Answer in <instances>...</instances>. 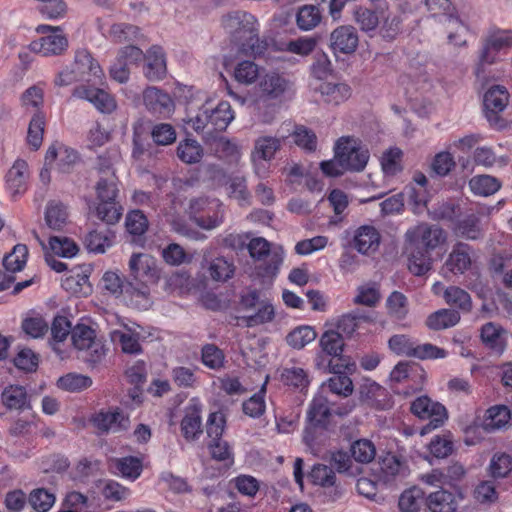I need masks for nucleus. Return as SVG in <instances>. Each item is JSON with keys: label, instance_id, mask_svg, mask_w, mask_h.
<instances>
[{"label": "nucleus", "instance_id": "1", "mask_svg": "<svg viewBox=\"0 0 512 512\" xmlns=\"http://www.w3.org/2000/svg\"><path fill=\"white\" fill-rule=\"evenodd\" d=\"M224 29L239 42L240 50L246 55L260 56L267 43L259 39L256 18L245 11H234L222 18Z\"/></svg>", "mask_w": 512, "mask_h": 512}, {"label": "nucleus", "instance_id": "2", "mask_svg": "<svg viewBox=\"0 0 512 512\" xmlns=\"http://www.w3.org/2000/svg\"><path fill=\"white\" fill-rule=\"evenodd\" d=\"M129 279L134 283L136 298H146L148 285L159 278L156 259L147 253H133L129 259Z\"/></svg>", "mask_w": 512, "mask_h": 512}, {"label": "nucleus", "instance_id": "3", "mask_svg": "<svg viewBox=\"0 0 512 512\" xmlns=\"http://www.w3.org/2000/svg\"><path fill=\"white\" fill-rule=\"evenodd\" d=\"M425 4L433 17H439V21L446 25L450 42L461 45L465 40L461 38L467 30L464 23L456 14V9L450 0H425Z\"/></svg>", "mask_w": 512, "mask_h": 512}, {"label": "nucleus", "instance_id": "4", "mask_svg": "<svg viewBox=\"0 0 512 512\" xmlns=\"http://www.w3.org/2000/svg\"><path fill=\"white\" fill-rule=\"evenodd\" d=\"M36 30L45 35L29 44L30 51L49 57L59 56L67 50L69 42L61 27L39 25Z\"/></svg>", "mask_w": 512, "mask_h": 512}, {"label": "nucleus", "instance_id": "5", "mask_svg": "<svg viewBox=\"0 0 512 512\" xmlns=\"http://www.w3.org/2000/svg\"><path fill=\"white\" fill-rule=\"evenodd\" d=\"M258 90L263 99L282 101L294 94L295 85L286 73L269 70L264 71L260 76Z\"/></svg>", "mask_w": 512, "mask_h": 512}, {"label": "nucleus", "instance_id": "6", "mask_svg": "<svg viewBox=\"0 0 512 512\" xmlns=\"http://www.w3.org/2000/svg\"><path fill=\"white\" fill-rule=\"evenodd\" d=\"M370 158L368 148L351 137H342L336 143V159L347 171L361 172Z\"/></svg>", "mask_w": 512, "mask_h": 512}, {"label": "nucleus", "instance_id": "7", "mask_svg": "<svg viewBox=\"0 0 512 512\" xmlns=\"http://www.w3.org/2000/svg\"><path fill=\"white\" fill-rule=\"evenodd\" d=\"M351 410L352 407L336 406L326 394L318 392L309 405L307 419L312 427L326 428L334 414L344 416Z\"/></svg>", "mask_w": 512, "mask_h": 512}, {"label": "nucleus", "instance_id": "8", "mask_svg": "<svg viewBox=\"0 0 512 512\" xmlns=\"http://www.w3.org/2000/svg\"><path fill=\"white\" fill-rule=\"evenodd\" d=\"M406 241L411 248L431 251L445 243L446 232L438 225L420 223L407 230Z\"/></svg>", "mask_w": 512, "mask_h": 512}, {"label": "nucleus", "instance_id": "9", "mask_svg": "<svg viewBox=\"0 0 512 512\" xmlns=\"http://www.w3.org/2000/svg\"><path fill=\"white\" fill-rule=\"evenodd\" d=\"M74 347L87 352V361L98 363L105 356L104 345L96 339L95 331L87 325H77L71 331Z\"/></svg>", "mask_w": 512, "mask_h": 512}, {"label": "nucleus", "instance_id": "10", "mask_svg": "<svg viewBox=\"0 0 512 512\" xmlns=\"http://www.w3.org/2000/svg\"><path fill=\"white\" fill-rule=\"evenodd\" d=\"M412 414L422 420H429L425 429L433 430L443 425L447 419L446 408L439 402H434L428 396L416 398L410 406Z\"/></svg>", "mask_w": 512, "mask_h": 512}, {"label": "nucleus", "instance_id": "11", "mask_svg": "<svg viewBox=\"0 0 512 512\" xmlns=\"http://www.w3.org/2000/svg\"><path fill=\"white\" fill-rule=\"evenodd\" d=\"M143 102L150 113L161 117H168L174 112L175 105L171 96L154 86L143 91Z\"/></svg>", "mask_w": 512, "mask_h": 512}, {"label": "nucleus", "instance_id": "12", "mask_svg": "<svg viewBox=\"0 0 512 512\" xmlns=\"http://www.w3.org/2000/svg\"><path fill=\"white\" fill-rule=\"evenodd\" d=\"M73 97L84 99L92 103L102 113H112L117 105L115 99L106 91L89 86H78L73 90Z\"/></svg>", "mask_w": 512, "mask_h": 512}, {"label": "nucleus", "instance_id": "13", "mask_svg": "<svg viewBox=\"0 0 512 512\" xmlns=\"http://www.w3.org/2000/svg\"><path fill=\"white\" fill-rule=\"evenodd\" d=\"M72 65L82 81L98 83L103 77L99 63L85 49L76 51Z\"/></svg>", "mask_w": 512, "mask_h": 512}, {"label": "nucleus", "instance_id": "14", "mask_svg": "<svg viewBox=\"0 0 512 512\" xmlns=\"http://www.w3.org/2000/svg\"><path fill=\"white\" fill-rule=\"evenodd\" d=\"M202 406L192 399L185 409V415L181 421V432L187 441H193L202 434Z\"/></svg>", "mask_w": 512, "mask_h": 512}, {"label": "nucleus", "instance_id": "15", "mask_svg": "<svg viewBox=\"0 0 512 512\" xmlns=\"http://www.w3.org/2000/svg\"><path fill=\"white\" fill-rule=\"evenodd\" d=\"M358 34L350 25L339 26L330 35V47L334 53L351 54L358 47Z\"/></svg>", "mask_w": 512, "mask_h": 512}, {"label": "nucleus", "instance_id": "16", "mask_svg": "<svg viewBox=\"0 0 512 512\" xmlns=\"http://www.w3.org/2000/svg\"><path fill=\"white\" fill-rule=\"evenodd\" d=\"M509 100V93L502 85H495L488 89L484 95V108L486 117L490 123H496L498 114L502 112Z\"/></svg>", "mask_w": 512, "mask_h": 512}, {"label": "nucleus", "instance_id": "17", "mask_svg": "<svg viewBox=\"0 0 512 512\" xmlns=\"http://www.w3.org/2000/svg\"><path fill=\"white\" fill-rule=\"evenodd\" d=\"M144 57L146 60L143 70L145 77L151 82L164 79L167 67L163 49L160 46H152Z\"/></svg>", "mask_w": 512, "mask_h": 512}, {"label": "nucleus", "instance_id": "18", "mask_svg": "<svg viewBox=\"0 0 512 512\" xmlns=\"http://www.w3.org/2000/svg\"><path fill=\"white\" fill-rule=\"evenodd\" d=\"M380 233L370 225L360 226L354 234L353 246L361 254L374 253L380 245Z\"/></svg>", "mask_w": 512, "mask_h": 512}, {"label": "nucleus", "instance_id": "19", "mask_svg": "<svg viewBox=\"0 0 512 512\" xmlns=\"http://www.w3.org/2000/svg\"><path fill=\"white\" fill-rule=\"evenodd\" d=\"M329 366L332 369L333 376L328 379L327 382L323 383L319 392L326 394L331 392L332 394L348 397L353 392V383L350 377L342 373L341 368L338 364Z\"/></svg>", "mask_w": 512, "mask_h": 512}, {"label": "nucleus", "instance_id": "20", "mask_svg": "<svg viewBox=\"0 0 512 512\" xmlns=\"http://www.w3.org/2000/svg\"><path fill=\"white\" fill-rule=\"evenodd\" d=\"M93 422L103 432H120L129 426V418L119 409L101 411L95 415Z\"/></svg>", "mask_w": 512, "mask_h": 512}, {"label": "nucleus", "instance_id": "21", "mask_svg": "<svg viewBox=\"0 0 512 512\" xmlns=\"http://www.w3.org/2000/svg\"><path fill=\"white\" fill-rule=\"evenodd\" d=\"M115 234L110 228L98 227L87 233L84 245L89 252L103 254L114 242Z\"/></svg>", "mask_w": 512, "mask_h": 512}, {"label": "nucleus", "instance_id": "22", "mask_svg": "<svg viewBox=\"0 0 512 512\" xmlns=\"http://www.w3.org/2000/svg\"><path fill=\"white\" fill-rule=\"evenodd\" d=\"M1 402L8 410L24 411L31 409L30 399L25 387L9 385L1 393Z\"/></svg>", "mask_w": 512, "mask_h": 512}, {"label": "nucleus", "instance_id": "23", "mask_svg": "<svg viewBox=\"0 0 512 512\" xmlns=\"http://www.w3.org/2000/svg\"><path fill=\"white\" fill-rule=\"evenodd\" d=\"M28 176L27 162L22 159L16 160L6 174V184L13 196L26 190Z\"/></svg>", "mask_w": 512, "mask_h": 512}, {"label": "nucleus", "instance_id": "24", "mask_svg": "<svg viewBox=\"0 0 512 512\" xmlns=\"http://www.w3.org/2000/svg\"><path fill=\"white\" fill-rule=\"evenodd\" d=\"M373 322V318L369 313L359 309L353 310L347 314L342 315L337 321V332L341 336L351 337L354 332L360 328L362 323Z\"/></svg>", "mask_w": 512, "mask_h": 512}, {"label": "nucleus", "instance_id": "25", "mask_svg": "<svg viewBox=\"0 0 512 512\" xmlns=\"http://www.w3.org/2000/svg\"><path fill=\"white\" fill-rule=\"evenodd\" d=\"M471 247L468 244L459 242L454 245L452 252L445 262L446 267L452 273L463 274L471 265Z\"/></svg>", "mask_w": 512, "mask_h": 512}, {"label": "nucleus", "instance_id": "26", "mask_svg": "<svg viewBox=\"0 0 512 512\" xmlns=\"http://www.w3.org/2000/svg\"><path fill=\"white\" fill-rule=\"evenodd\" d=\"M511 419V411L505 405H495L486 410L481 426L487 431L506 427Z\"/></svg>", "mask_w": 512, "mask_h": 512}, {"label": "nucleus", "instance_id": "27", "mask_svg": "<svg viewBox=\"0 0 512 512\" xmlns=\"http://www.w3.org/2000/svg\"><path fill=\"white\" fill-rule=\"evenodd\" d=\"M460 319L459 311L443 308L431 313L426 319V325L431 330L439 331L456 326Z\"/></svg>", "mask_w": 512, "mask_h": 512}, {"label": "nucleus", "instance_id": "28", "mask_svg": "<svg viewBox=\"0 0 512 512\" xmlns=\"http://www.w3.org/2000/svg\"><path fill=\"white\" fill-rule=\"evenodd\" d=\"M207 114L211 124L213 134L223 132L234 119V113L231 105L227 101H221L215 108L208 109Z\"/></svg>", "mask_w": 512, "mask_h": 512}, {"label": "nucleus", "instance_id": "29", "mask_svg": "<svg viewBox=\"0 0 512 512\" xmlns=\"http://www.w3.org/2000/svg\"><path fill=\"white\" fill-rule=\"evenodd\" d=\"M318 91L326 103L333 105H339L351 96V88L346 83L323 82Z\"/></svg>", "mask_w": 512, "mask_h": 512}, {"label": "nucleus", "instance_id": "30", "mask_svg": "<svg viewBox=\"0 0 512 512\" xmlns=\"http://www.w3.org/2000/svg\"><path fill=\"white\" fill-rule=\"evenodd\" d=\"M505 333L501 326L488 322L482 326L481 339L488 348L500 354L505 349Z\"/></svg>", "mask_w": 512, "mask_h": 512}, {"label": "nucleus", "instance_id": "31", "mask_svg": "<svg viewBox=\"0 0 512 512\" xmlns=\"http://www.w3.org/2000/svg\"><path fill=\"white\" fill-rule=\"evenodd\" d=\"M224 206L218 199H212L210 209L202 216H196V225L205 230L219 227L224 221Z\"/></svg>", "mask_w": 512, "mask_h": 512}, {"label": "nucleus", "instance_id": "32", "mask_svg": "<svg viewBox=\"0 0 512 512\" xmlns=\"http://www.w3.org/2000/svg\"><path fill=\"white\" fill-rule=\"evenodd\" d=\"M443 298L447 305L455 307L464 313H469L472 310L470 294L458 286L446 287L443 292Z\"/></svg>", "mask_w": 512, "mask_h": 512}, {"label": "nucleus", "instance_id": "33", "mask_svg": "<svg viewBox=\"0 0 512 512\" xmlns=\"http://www.w3.org/2000/svg\"><path fill=\"white\" fill-rule=\"evenodd\" d=\"M427 506L431 512H454L457 503L453 493L441 489L428 496Z\"/></svg>", "mask_w": 512, "mask_h": 512}, {"label": "nucleus", "instance_id": "34", "mask_svg": "<svg viewBox=\"0 0 512 512\" xmlns=\"http://www.w3.org/2000/svg\"><path fill=\"white\" fill-rule=\"evenodd\" d=\"M406 249L409 251V271L416 276L425 275L432 265L429 251L421 248H411L409 245Z\"/></svg>", "mask_w": 512, "mask_h": 512}, {"label": "nucleus", "instance_id": "35", "mask_svg": "<svg viewBox=\"0 0 512 512\" xmlns=\"http://www.w3.org/2000/svg\"><path fill=\"white\" fill-rule=\"evenodd\" d=\"M282 146V138L274 136H261L255 140L253 156L269 161Z\"/></svg>", "mask_w": 512, "mask_h": 512}, {"label": "nucleus", "instance_id": "36", "mask_svg": "<svg viewBox=\"0 0 512 512\" xmlns=\"http://www.w3.org/2000/svg\"><path fill=\"white\" fill-rule=\"evenodd\" d=\"M203 154V147L194 139L187 138L182 140L177 146V156L186 164H195L200 162Z\"/></svg>", "mask_w": 512, "mask_h": 512}, {"label": "nucleus", "instance_id": "37", "mask_svg": "<svg viewBox=\"0 0 512 512\" xmlns=\"http://www.w3.org/2000/svg\"><path fill=\"white\" fill-rule=\"evenodd\" d=\"M469 187L475 195L490 196L500 189L501 183L496 177L477 175L470 179Z\"/></svg>", "mask_w": 512, "mask_h": 512}, {"label": "nucleus", "instance_id": "38", "mask_svg": "<svg viewBox=\"0 0 512 512\" xmlns=\"http://www.w3.org/2000/svg\"><path fill=\"white\" fill-rule=\"evenodd\" d=\"M280 378L284 385L300 391L306 389L310 383L307 372L296 366L283 368Z\"/></svg>", "mask_w": 512, "mask_h": 512}, {"label": "nucleus", "instance_id": "39", "mask_svg": "<svg viewBox=\"0 0 512 512\" xmlns=\"http://www.w3.org/2000/svg\"><path fill=\"white\" fill-rule=\"evenodd\" d=\"M103 283L106 290L113 294H125L131 298H136L134 283L130 280L123 282L119 275L114 272H106L103 276Z\"/></svg>", "mask_w": 512, "mask_h": 512}, {"label": "nucleus", "instance_id": "40", "mask_svg": "<svg viewBox=\"0 0 512 512\" xmlns=\"http://www.w3.org/2000/svg\"><path fill=\"white\" fill-rule=\"evenodd\" d=\"M66 207L56 201H52L47 205L45 212V221L49 228L53 230H61L67 222Z\"/></svg>", "mask_w": 512, "mask_h": 512}, {"label": "nucleus", "instance_id": "41", "mask_svg": "<svg viewBox=\"0 0 512 512\" xmlns=\"http://www.w3.org/2000/svg\"><path fill=\"white\" fill-rule=\"evenodd\" d=\"M262 73L257 64L250 60L239 62L234 69V77L241 84L250 85L259 81Z\"/></svg>", "mask_w": 512, "mask_h": 512}, {"label": "nucleus", "instance_id": "42", "mask_svg": "<svg viewBox=\"0 0 512 512\" xmlns=\"http://www.w3.org/2000/svg\"><path fill=\"white\" fill-rule=\"evenodd\" d=\"M45 128V116L41 112H37L30 120L27 142L33 150H38L43 141Z\"/></svg>", "mask_w": 512, "mask_h": 512}, {"label": "nucleus", "instance_id": "43", "mask_svg": "<svg viewBox=\"0 0 512 512\" xmlns=\"http://www.w3.org/2000/svg\"><path fill=\"white\" fill-rule=\"evenodd\" d=\"M424 493L418 487H412L405 490L398 502L401 512H418L423 503Z\"/></svg>", "mask_w": 512, "mask_h": 512}, {"label": "nucleus", "instance_id": "44", "mask_svg": "<svg viewBox=\"0 0 512 512\" xmlns=\"http://www.w3.org/2000/svg\"><path fill=\"white\" fill-rule=\"evenodd\" d=\"M28 249L26 245L17 244L12 252L3 259V266L7 272L15 273L21 271L27 261Z\"/></svg>", "mask_w": 512, "mask_h": 512}, {"label": "nucleus", "instance_id": "45", "mask_svg": "<svg viewBox=\"0 0 512 512\" xmlns=\"http://www.w3.org/2000/svg\"><path fill=\"white\" fill-rule=\"evenodd\" d=\"M122 206L117 201H99L96 208L97 217L107 225H114L121 219Z\"/></svg>", "mask_w": 512, "mask_h": 512}, {"label": "nucleus", "instance_id": "46", "mask_svg": "<svg viewBox=\"0 0 512 512\" xmlns=\"http://www.w3.org/2000/svg\"><path fill=\"white\" fill-rule=\"evenodd\" d=\"M49 248L51 249L54 255L64 258H72L79 251L77 244L73 240L65 236L50 237Z\"/></svg>", "mask_w": 512, "mask_h": 512}, {"label": "nucleus", "instance_id": "47", "mask_svg": "<svg viewBox=\"0 0 512 512\" xmlns=\"http://www.w3.org/2000/svg\"><path fill=\"white\" fill-rule=\"evenodd\" d=\"M114 468L121 476L135 480L142 472V461L133 456L123 457L115 460Z\"/></svg>", "mask_w": 512, "mask_h": 512}, {"label": "nucleus", "instance_id": "48", "mask_svg": "<svg viewBox=\"0 0 512 512\" xmlns=\"http://www.w3.org/2000/svg\"><path fill=\"white\" fill-rule=\"evenodd\" d=\"M386 307L391 317L402 320L408 314V299L403 293L393 291L386 300Z\"/></svg>", "mask_w": 512, "mask_h": 512}, {"label": "nucleus", "instance_id": "49", "mask_svg": "<svg viewBox=\"0 0 512 512\" xmlns=\"http://www.w3.org/2000/svg\"><path fill=\"white\" fill-rule=\"evenodd\" d=\"M201 359L204 366L212 370H220L224 367L225 355L215 344H205L201 349Z\"/></svg>", "mask_w": 512, "mask_h": 512}, {"label": "nucleus", "instance_id": "50", "mask_svg": "<svg viewBox=\"0 0 512 512\" xmlns=\"http://www.w3.org/2000/svg\"><path fill=\"white\" fill-rule=\"evenodd\" d=\"M317 334L315 330L310 326H300L291 331L287 337L286 341L289 346L294 349H302L307 344L311 343L315 340Z\"/></svg>", "mask_w": 512, "mask_h": 512}, {"label": "nucleus", "instance_id": "51", "mask_svg": "<svg viewBox=\"0 0 512 512\" xmlns=\"http://www.w3.org/2000/svg\"><path fill=\"white\" fill-rule=\"evenodd\" d=\"M208 272L214 281L225 282L233 276L234 266L224 257H217L210 262Z\"/></svg>", "mask_w": 512, "mask_h": 512}, {"label": "nucleus", "instance_id": "52", "mask_svg": "<svg viewBox=\"0 0 512 512\" xmlns=\"http://www.w3.org/2000/svg\"><path fill=\"white\" fill-rule=\"evenodd\" d=\"M297 25L301 30L308 31L315 28L321 21L319 9L313 5L301 7L296 17Z\"/></svg>", "mask_w": 512, "mask_h": 512}, {"label": "nucleus", "instance_id": "53", "mask_svg": "<svg viewBox=\"0 0 512 512\" xmlns=\"http://www.w3.org/2000/svg\"><path fill=\"white\" fill-rule=\"evenodd\" d=\"M403 152L395 147L390 148L381 157V167L386 176H395L402 171L401 159Z\"/></svg>", "mask_w": 512, "mask_h": 512}, {"label": "nucleus", "instance_id": "54", "mask_svg": "<svg viewBox=\"0 0 512 512\" xmlns=\"http://www.w3.org/2000/svg\"><path fill=\"white\" fill-rule=\"evenodd\" d=\"M91 385L92 379L82 374L69 373L58 380V387L70 392H79Z\"/></svg>", "mask_w": 512, "mask_h": 512}, {"label": "nucleus", "instance_id": "55", "mask_svg": "<svg viewBox=\"0 0 512 512\" xmlns=\"http://www.w3.org/2000/svg\"><path fill=\"white\" fill-rule=\"evenodd\" d=\"M28 500L34 510L47 512L54 505L56 497L45 488H37L30 493Z\"/></svg>", "mask_w": 512, "mask_h": 512}, {"label": "nucleus", "instance_id": "56", "mask_svg": "<svg viewBox=\"0 0 512 512\" xmlns=\"http://www.w3.org/2000/svg\"><path fill=\"white\" fill-rule=\"evenodd\" d=\"M320 345L323 351L328 355L334 357L340 356L344 346L343 337L337 331H326L320 338Z\"/></svg>", "mask_w": 512, "mask_h": 512}, {"label": "nucleus", "instance_id": "57", "mask_svg": "<svg viewBox=\"0 0 512 512\" xmlns=\"http://www.w3.org/2000/svg\"><path fill=\"white\" fill-rule=\"evenodd\" d=\"M112 341H118L124 353L138 354L142 351L137 334L114 330L111 332Z\"/></svg>", "mask_w": 512, "mask_h": 512}, {"label": "nucleus", "instance_id": "58", "mask_svg": "<svg viewBox=\"0 0 512 512\" xmlns=\"http://www.w3.org/2000/svg\"><path fill=\"white\" fill-rule=\"evenodd\" d=\"M350 451L354 460L359 463H370L376 455L374 444L367 439L355 441L351 445Z\"/></svg>", "mask_w": 512, "mask_h": 512}, {"label": "nucleus", "instance_id": "59", "mask_svg": "<svg viewBox=\"0 0 512 512\" xmlns=\"http://www.w3.org/2000/svg\"><path fill=\"white\" fill-rule=\"evenodd\" d=\"M380 292L376 284L359 286L353 303L367 307H375L380 301Z\"/></svg>", "mask_w": 512, "mask_h": 512}, {"label": "nucleus", "instance_id": "60", "mask_svg": "<svg viewBox=\"0 0 512 512\" xmlns=\"http://www.w3.org/2000/svg\"><path fill=\"white\" fill-rule=\"evenodd\" d=\"M99 201H116L118 189L114 172L109 177H101L96 186Z\"/></svg>", "mask_w": 512, "mask_h": 512}, {"label": "nucleus", "instance_id": "61", "mask_svg": "<svg viewBox=\"0 0 512 512\" xmlns=\"http://www.w3.org/2000/svg\"><path fill=\"white\" fill-rule=\"evenodd\" d=\"M381 477L385 482H390L395 476L399 475L403 470V465L399 458L388 453L380 461Z\"/></svg>", "mask_w": 512, "mask_h": 512}, {"label": "nucleus", "instance_id": "62", "mask_svg": "<svg viewBox=\"0 0 512 512\" xmlns=\"http://www.w3.org/2000/svg\"><path fill=\"white\" fill-rule=\"evenodd\" d=\"M125 226L129 234L141 236L148 229V220L142 211L133 210L127 214Z\"/></svg>", "mask_w": 512, "mask_h": 512}, {"label": "nucleus", "instance_id": "63", "mask_svg": "<svg viewBox=\"0 0 512 512\" xmlns=\"http://www.w3.org/2000/svg\"><path fill=\"white\" fill-rule=\"evenodd\" d=\"M489 469L494 478L506 477L512 470V457L507 453L494 454Z\"/></svg>", "mask_w": 512, "mask_h": 512}, {"label": "nucleus", "instance_id": "64", "mask_svg": "<svg viewBox=\"0 0 512 512\" xmlns=\"http://www.w3.org/2000/svg\"><path fill=\"white\" fill-rule=\"evenodd\" d=\"M260 304L261 306L256 313L243 317L246 326L253 327L271 322L274 319V307L268 302H261Z\"/></svg>", "mask_w": 512, "mask_h": 512}]
</instances>
